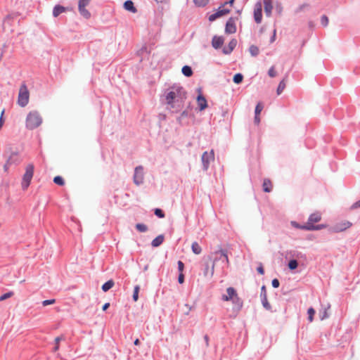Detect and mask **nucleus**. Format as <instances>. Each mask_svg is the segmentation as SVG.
I'll return each mask as SVG.
<instances>
[{"label":"nucleus","mask_w":360,"mask_h":360,"mask_svg":"<svg viewBox=\"0 0 360 360\" xmlns=\"http://www.w3.org/2000/svg\"><path fill=\"white\" fill-rule=\"evenodd\" d=\"M91 0H79L78 9L80 14L88 19L91 16L90 12L86 9V6H88Z\"/></svg>","instance_id":"obj_7"},{"label":"nucleus","mask_w":360,"mask_h":360,"mask_svg":"<svg viewBox=\"0 0 360 360\" xmlns=\"http://www.w3.org/2000/svg\"><path fill=\"white\" fill-rule=\"evenodd\" d=\"M268 75L270 77H275L277 75V72L275 70L274 66H272L268 72Z\"/></svg>","instance_id":"obj_44"},{"label":"nucleus","mask_w":360,"mask_h":360,"mask_svg":"<svg viewBox=\"0 0 360 360\" xmlns=\"http://www.w3.org/2000/svg\"><path fill=\"white\" fill-rule=\"evenodd\" d=\"M197 104L200 111L205 110L207 107V100L202 94H199L198 96Z\"/></svg>","instance_id":"obj_15"},{"label":"nucleus","mask_w":360,"mask_h":360,"mask_svg":"<svg viewBox=\"0 0 360 360\" xmlns=\"http://www.w3.org/2000/svg\"><path fill=\"white\" fill-rule=\"evenodd\" d=\"M205 340L207 342V341H208V338H207V336H205Z\"/></svg>","instance_id":"obj_61"},{"label":"nucleus","mask_w":360,"mask_h":360,"mask_svg":"<svg viewBox=\"0 0 360 360\" xmlns=\"http://www.w3.org/2000/svg\"><path fill=\"white\" fill-rule=\"evenodd\" d=\"M321 214L318 212H314L309 216L306 224L302 226L301 228H302V229L309 230V231L320 230L321 229L326 228V226L323 225V224L316 225V226L314 225V223L319 222V221H321Z\"/></svg>","instance_id":"obj_3"},{"label":"nucleus","mask_w":360,"mask_h":360,"mask_svg":"<svg viewBox=\"0 0 360 360\" xmlns=\"http://www.w3.org/2000/svg\"><path fill=\"white\" fill-rule=\"evenodd\" d=\"M249 51L252 56H257L259 52L258 47L255 45L250 46V47L249 49Z\"/></svg>","instance_id":"obj_30"},{"label":"nucleus","mask_w":360,"mask_h":360,"mask_svg":"<svg viewBox=\"0 0 360 360\" xmlns=\"http://www.w3.org/2000/svg\"><path fill=\"white\" fill-rule=\"evenodd\" d=\"M136 228L140 232H146L148 231L147 226L143 224H137Z\"/></svg>","instance_id":"obj_34"},{"label":"nucleus","mask_w":360,"mask_h":360,"mask_svg":"<svg viewBox=\"0 0 360 360\" xmlns=\"http://www.w3.org/2000/svg\"><path fill=\"white\" fill-rule=\"evenodd\" d=\"M233 304L235 305V307L237 310H240L243 307V301L237 295L233 300H231Z\"/></svg>","instance_id":"obj_24"},{"label":"nucleus","mask_w":360,"mask_h":360,"mask_svg":"<svg viewBox=\"0 0 360 360\" xmlns=\"http://www.w3.org/2000/svg\"><path fill=\"white\" fill-rule=\"evenodd\" d=\"M234 1H235V0H230V1H228V2H226L224 5L225 6V5H226V4H230V6H231L233 5V4Z\"/></svg>","instance_id":"obj_57"},{"label":"nucleus","mask_w":360,"mask_h":360,"mask_svg":"<svg viewBox=\"0 0 360 360\" xmlns=\"http://www.w3.org/2000/svg\"><path fill=\"white\" fill-rule=\"evenodd\" d=\"M264 106L262 103H258L255 107V115H259L261 112L262 111Z\"/></svg>","instance_id":"obj_40"},{"label":"nucleus","mask_w":360,"mask_h":360,"mask_svg":"<svg viewBox=\"0 0 360 360\" xmlns=\"http://www.w3.org/2000/svg\"><path fill=\"white\" fill-rule=\"evenodd\" d=\"M285 86H286L285 80V79H283V80H281L277 88L276 92H277L278 95H280L283 91V90L285 88Z\"/></svg>","instance_id":"obj_29"},{"label":"nucleus","mask_w":360,"mask_h":360,"mask_svg":"<svg viewBox=\"0 0 360 360\" xmlns=\"http://www.w3.org/2000/svg\"><path fill=\"white\" fill-rule=\"evenodd\" d=\"M328 314L327 313V310L325 309L324 311L323 312V315L321 316V319L323 320L326 318H328Z\"/></svg>","instance_id":"obj_54"},{"label":"nucleus","mask_w":360,"mask_h":360,"mask_svg":"<svg viewBox=\"0 0 360 360\" xmlns=\"http://www.w3.org/2000/svg\"><path fill=\"white\" fill-rule=\"evenodd\" d=\"M321 22L324 27H326L328 24V17L326 15H323L321 18Z\"/></svg>","instance_id":"obj_46"},{"label":"nucleus","mask_w":360,"mask_h":360,"mask_svg":"<svg viewBox=\"0 0 360 360\" xmlns=\"http://www.w3.org/2000/svg\"><path fill=\"white\" fill-rule=\"evenodd\" d=\"M13 295V292H6L2 295L0 296V302H2L8 298H10L11 297H12Z\"/></svg>","instance_id":"obj_43"},{"label":"nucleus","mask_w":360,"mask_h":360,"mask_svg":"<svg viewBox=\"0 0 360 360\" xmlns=\"http://www.w3.org/2000/svg\"><path fill=\"white\" fill-rule=\"evenodd\" d=\"M263 190L266 193H269L272 191V183L268 179H265L262 184Z\"/></svg>","instance_id":"obj_21"},{"label":"nucleus","mask_w":360,"mask_h":360,"mask_svg":"<svg viewBox=\"0 0 360 360\" xmlns=\"http://www.w3.org/2000/svg\"><path fill=\"white\" fill-rule=\"evenodd\" d=\"M184 269V264L181 261L178 262V269L180 273H182Z\"/></svg>","instance_id":"obj_47"},{"label":"nucleus","mask_w":360,"mask_h":360,"mask_svg":"<svg viewBox=\"0 0 360 360\" xmlns=\"http://www.w3.org/2000/svg\"><path fill=\"white\" fill-rule=\"evenodd\" d=\"M53 182L59 186H63L65 184L63 179L60 176H55L53 179Z\"/></svg>","instance_id":"obj_33"},{"label":"nucleus","mask_w":360,"mask_h":360,"mask_svg":"<svg viewBox=\"0 0 360 360\" xmlns=\"http://www.w3.org/2000/svg\"><path fill=\"white\" fill-rule=\"evenodd\" d=\"M154 213L159 218H164L165 216L163 211L159 208L155 209Z\"/></svg>","instance_id":"obj_41"},{"label":"nucleus","mask_w":360,"mask_h":360,"mask_svg":"<svg viewBox=\"0 0 360 360\" xmlns=\"http://www.w3.org/2000/svg\"><path fill=\"white\" fill-rule=\"evenodd\" d=\"M214 158V150H212L210 153L205 152L202 155V162L203 167L205 170L207 169L211 161H213Z\"/></svg>","instance_id":"obj_8"},{"label":"nucleus","mask_w":360,"mask_h":360,"mask_svg":"<svg viewBox=\"0 0 360 360\" xmlns=\"http://www.w3.org/2000/svg\"><path fill=\"white\" fill-rule=\"evenodd\" d=\"M225 32L227 34H233L236 32V26L233 18H230L226 22Z\"/></svg>","instance_id":"obj_13"},{"label":"nucleus","mask_w":360,"mask_h":360,"mask_svg":"<svg viewBox=\"0 0 360 360\" xmlns=\"http://www.w3.org/2000/svg\"><path fill=\"white\" fill-rule=\"evenodd\" d=\"M186 94L182 87H173L166 95L167 103L171 108H177L179 110L183 108Z\"/></svg>","instance_id":"obj_1"},{"label":"nucleus","mask_w":360,"mask_h":360,"mask_svg":"<svg viewBox=\"0 0 360 360\" xmlns=\"http://www.w3.org/2000/svg\"><path fill=\"white\" fill-rule=\"evenodd\" d=\"M224 44V39L221 37L214 36L212 41V45L214 49H219Z\"/></svg>","instance_id":"obj_16"},{"label":"nucleus","mask_w":360,"mask_h":360,"mask_svg":"<svg viewBox=\"0 0 360 360\" xmlns=\"http://www.w3.org/2000/svg\"><path fill=\"white\" fill-rule=\"evenodd\" d=\"M257 271L261 275L264 274V270L262 264H260V265L257 267Z\"/></svg>","instance_id":"obj_49"},{"label":"nucleus","mask_w":360,"mask_h":360,"mask_svg":"<svg viewBox=\"0 0 360 360\" xmlns=\"http://www.w3.org/2000/svg\"><path fill=\"white\" fill-rule=\"evenodd\" d=\"M34 167L33 164H29L25 167V172L22 176L21 186L23 191H26L30 185L34 175Z\"/></svg>","instance_id":"obj_4"},{"label":"nucleus","mask_w":360,"mask_h":360,"mask_svg":"<svg viewBox=\"0 0 360 360\" xmlns=\"http://www.w3.org/2000/svg\"><path fill=\"white\" fill-rule=\"evenodd\" d=\"M243 79V76L240 73H237L233 76V82L236 84H240Z\"/></svg>","instance_id":"obj_31"},{"label":"nucleus","mask_w":360,"mask_h":360,"mask_svg":"<svg viewBox=\"0 0 360 360\" xmlns=\"http://www.w3.org/2000/svg\"><path fill=\"white\" fill-rule=\"evenodd\" d=\"M236 44H237V41H236V40H235V39L231 40V41L229 42V49H230L229 51H228V52H227V51H224V53H230L231 51H232V50L235 48V46H236Z\"/></svg>","instance_id":"obj_42"},{"label":"nucleus","mask_w":360,"mask_h":360,"mask_svg":"<svg viewBox=\"0 0 360 360\" xmlns=\"http://www.w3.org/2000/svg\"><path fill=\"white\" fill-rule=\"evenodd\" d=\"M140 287L139 285H136L134 289L133 293V300L136 302L139 299V292Z\"/></svg>","instance_id":"obj_35"},{"label":"nucleus","mask_w":360,"mask_h":360,"mask_svg":"<svg viewBox=\"0 0 360 360\" xmlns=\"http://www.w3.org/2000/svg\"><path fill=\"white\" fill-rule=\"evenodd\" d=\"M262 6L260 2H257L255 4V9H254V18L257 23H260L262 22Z\"/></svg>","instance_id":"obj_11"},{"label":"nucleus","mask_w":360,"mask_h":360,"mask_svg":"<svg viewBox=\"0 0 360 360\" xmlns=\"http://www.w3.org/2000/svg\"><path fill=\"white\" fill-rule=\"evenodd\" d=\"M260 122V117H259V115H256L255 116V123L256 124H259V123Z\"/></svg>","instance_id":"obj_55"},{"label":"nucleus","mask_w":360,"mask_h":360,"mask_svg":"<svg viewBox=\"0 0 360 360\" xmlns=\"http://www.w3.org/2000/svg\"><path fill=\"white\" fill-rule=\"evenodd\" d=\"M229 12H230V9L225 8L224 5H222L217 9L216 13H214L209 16V20L212 22V21L215 20L216 19L228 14Z\"/></svg>","instance_id":"obj_9"},{"label":"nucleus","mask_w":360,"mask_h":360,"mask_svg":"<svg viewBox=\"0 0 360 360\" xmlns=\"http://www.w3.org/2000/svg\"><path fill=\"white\" fill-rule=\"evenodd\" d=\"M264 11L267 15H270L273 9V6L270 0H264Z\"/></svg>","instance_id":"obj_23"},{"label":"nucleus","mask_w":360,"mask_h":360,"mask_svg":"<svg viewBox=\"0 0 360 360\" xmlns=\"http://www.w3.org/2000/svg\"><path fill=\"white\" fill-rule=\"evenodd\" d=\"M43 122L42 117L40 113L37 110L30 111L25 120L26 128L32 130L39 127Z\"/></svg>","instance_id":"obj_2"},{"label":"nucleus","mask_w":360,"mask_h":360,"mask_svg":"<svg viewBox=\"0 0 360 360\" xmlns=\"http://www.w3.org/2000/svg\"><path fill=\"white\" fill-rule=\"evenodd\" d=\"M55 302H56V300L55 299L46 300H44L42 302V305L44 307H46L47 305L53 304Z\"/></svg>","instance_id":"obj_45"},{"label":"nucleus","mask_w":360,"mask_h":360,"mask_svg":"<svg viewBox=\"0 0 360 360\" xmlns=\"http://www.w3.org/2000/svg\"><path fill=\"white\" fill-rule=\"evenodd\" d=\"M113 285H114V281L112 280H109L102 285V290L104 292H107L110 288H112L113 287Z\"/></svg>","instance_id":"obj_27"},{"label":"nucleus","mask_w":360,"mask_h":360,"mask_svg":"<svg viewBox=\"0 0 360 360\" xmlns=\"http://www.w3.org/2000/svg\"><path fill=\"white\" fill-rule=\"evenodd\" d=\"M4 112V110H3V111H2V112H1V117H0V127H2V125H3L2 115H3Z\"/></svg>","instance_id":"obj_58"},{"label":"nucleus","mask_w":360,"mask_h":360,"mask_svg":"<svg viewBox=\"0 0 360 360\" xmlns=\"http://www.w3.org/2000/svg\"><path fill=\"white\" fill-rule=\"evenodd\" d=\"M292 224H293L295 227H297V228L302 229V228H301L302 226H300L299 225L296 224V223H295V222H292Z\"/></svg>","instance_id":"obj_60"},{"label":"nucleus","mask_w":360,"mask_h":360,"mask_svg":"<svg viewBox=\"0 0 360 360\" xmlns=\"http://www.w3.org/2000/svg\"><path fill=\"white\" fill-rule=\"evenodd\" d=\"M276 30H274V32H273V36L271 37V39H270V42L271 43H273L275 39H276Z\"/></svg>","instance_id":"obj_53"},{"label":"nucleus","mask_w":360,"mask_h":360,"mask_svg":"<svg viewBox=\"0 0 360 360\" xmlns=\"http://www.w3.org/2000/svg\"><path fill=\"white\" fill-rule=\"evenodd\" d=\"M143 181V168L142 166H139L135 168L134 175V182L136 185H140Z\"/></svg>","instance_id":"obj_10"},{"label":"nucleus","mask_w":360,"mask_h":360,"mask_svg":"<svg viewBox=\"0 0 360 360\" xmlns=\"http://www.w3.org/2000/svg\"><path fill=\"white\" fill-rule=\"evenodd\" d=\"M182 73L186 77H191L193 75L192 69L190 66L185 65L182 68Z\"/></svg>","instance_id":"obj_28"},{"label":"nucleus","mask_w":360,"mask_h":360,"mask_svg":"<svg viewBox=\"0 0 360 360\" xmlns=\"http://www.w3.org/2000/svg\"><path fill=\"white\" fill-rule=\"evenodd\" d=\"M30 98V94L27 86L22 84L19 89L18 104L21 107H25L27 105Z\"/></svg>","instance_id":"obj_5"},{"label":"nucleus","mask_w":360,"mask_h":360,"mask_svg":"<svg viewBox=\"0 0 360 360\" xmlns=\"http://www.w3.org/2000/svg\"><path fill=\"white\" fill-rule=\"evenodd\" d=\"M64 340L63 336H60V337H57L55 338L56 346L53 349L54 352H56L59 349V342L60 340Z\"/></svg>","instance_id":"obj_39"},{"label":"nucleus","mask_w":360,"mask_h":360,"mask_svg":"<svg viewBox=\"0 0 360 360\" xmlns=\"http://www.w3.org/2000/svg\"><path fill=\"white\" fill-rule=\"evenodd\" d=\"M124 8L125 10L129 11L133 13L137 12V9L134 7L133 1L128 0L124 3Z\"/></svg>","instance_id":"obj_18"},{"label":"nucleus","mask_w":360,"mask_h":360,"mask_svg":"<svg viewBox=\"0 0 360 360\" xmlns=\"http://www.w3.org/2000/svg\"><path fill=\"white\" fill-rule=\"evenodd\" d=\"M307 313H308V315H309V317H308L309 321L310 322H312L313 319H314V316L315 314V310L312 307H310L308 309Z\"/></svg>","instance_id":"obj_38"},{"label":"nucleus","mask_w":360,"mask_h":360,"mask_svg":"<svg viewBox=\"0 0 360 360\" xmlns=\"http://www.w3.org/2000/svg\"><path fill=\"white\" fill-rule=\"evenodd\" d=\"M16 155H17V154L13 153V154H12V155L8 158V160H7V161H6V165H4V169H5V170H7V169H8V167L12 164V163H13V162H14V160H13V156H16Z\"/></svg>","instance_id":"obj_32"},{"label":"nucleus","mask_w":360,"mask_h":360,"mask_svg":"<svg viewBox=\"0 0 360 360\" xmlns=\"http://www.w3.org/2000/svg\"><path fill=\"white\" fill-rule=\"evenodd\" d=\"M139 344H140L139 340V339H136L135 341H134V345H139Z\"/></svg>","instance_id":"obj_59"},{"label":"nucleus","mask_w":360,"mask_h":360,"mask_svg":"<svg viewBox=\"0 0 360 360\" xmlns=\"http://www.w3.org/2000/svg\"><path fill=\"white\" fill-rule=\"evenodd\" d=\"M15 15L14 14H8L5 16V18L3 20V24H8V25H12V22L14 20Z\"/></svg>","instance_id":"obj_26"},{"label":"nucleus","mask_w":360,"mask_h":360,"mask_svg":"<svg viewBox=\"0 0 360 360\" xmlns=\"http://www.w3.org/2000/svg\"><path fill=\"white\" fill-rule=\"evenodd\" d=\"M184 307L186 308V310H187V311L185 312V314H186V315H188V314H189V312L191 311V309H192V307H191V306H190V305H189V304H186L184 305Z\"/></svg>","instance_id":"obj_52"},{"label":"nucleus","mask_w":360,"mask_h":360,"mask_svg":"<svg viewBox=\"0 0 360 360\" xmlns=\"http://www.w3.org/2000/svg\"><path fill=\"white\" fill-rule=\"evenodd\" d=\"M226 295H222V300L226 302L233 300L238 295L236 290L232 287H229L226 289Z\"/></svg>","instance_id":"obj_14"},{"label":"nucleus","mask_w":360,"mask_h":360,"mask_svg":"<svg viewBox=\"0 0 360 360\" xmlns=\"http://www.w3.org/2000/svg\"><path fill=\"white\" fill-rule=\"evenodd\" d=\"M68 10L67 8L58 5L56 6L53 11V15L54 17H58L60 13L65 12Z\"/></svg>","instance_id":"obj_20"},{"label":"nucleus","mask_w":360,"mask_h":360,"mask_svg":"<svg viewBox=\"0 0 360 360\" xmlns=\"http://www.w3.org/2000/svg\"><path fill=\"white\" fill-rule=\"evenodd\" d=\"M260 297H261L262 303L263 307L266 309L270 310L271 307L267 300L266 290V287L264 285H263L261 288Z\"/></svg>","instance_id":"obj_12"},{"label":"nucleus","mask_w":360,"mask_h":360,"mask_svg":"<svg viewBox=\"0 0 360 360\" xmlns=\"http://www.w3.org/2000/svg\"><path fill=\"white\" fill-rule=\"evenodd\" d=\"M197 6L202 7L207 4L209 0H193Z\"/></svg>","instance_id":"obj_36"},{"label":"nucleus","mask_w":360,"mask_h":360,"mask_svg":"<svg viewBox=\"0 0 360 360\" xmlns=\"http://www.w3.org/2000/svg\"><path fill=\"white\" fill-rule=\"evenodd\" d=\"M178 281L181 284H182L184 282V275L183 273H180V274L179 275Z\"/></svg>","instance_id":"obj_50"},{"label":"nucleus","mask_w":360,"mask_h":360,"mask_svg":"<svg viewBox=\"0 0 360 360\" xmlns=\"http://www.w3.org/2000/svg\"><path fill=\"white\" fill-rule=\"evenodd\" d=\"M110 306V303H105L103 306V311H105Z\"/></svg>","instance_id":"obj_56"},{"label":"nucleus","mask_w":360,"mask_h":360,"mask_svg":"<svg viewBox=\"0 0 360 360\" xmlns=\"http://www.w3.org/2000/svg\"><path fill=\"white\" fill-rule=\"evenodd\" d=\"M214 254L215 255L220 254V257L219 259L223 258L224 261H225L226 263L227 264V266H229L230 262H229V257H228V255H227L226 250H219L217 252H215Z\"/></svg>","instance_id":"obj_19"},{"label":"nucleus","mask_w":360,"mask_h":360,"mask_svg":"<svg viewBox=\"0 0 360 360\" xmlns=\"http://www.w3.org/2000/svg\"><path fill=\"white\" fill-rule=\"evenodd\" d=\"M352 226V222L347 220H342L335 223L331 228L332 231L335 233L342 232L349 229Z\"/></svg>","instance_id":"obj_6"},{"label":"nucleus","mask_w":360,"mask_h":360,"mask_svg":"<svg viewBox=\"0 0 360 360\" xmlns=\"http://www.w3.org/2000/svg\"><path fill=\"white\" fill-rule=\"evenodd\" d=\"M280 285L279 281L277 278H274L272 281V286L275 288H278Z\"/></svg>","instance_id":"obj_48"},{"label":"nucleus","mask_w":360,"mask_h":360,"mask_svg":"<svg viewBox=\"0 0 360 360\" xmlns=\"http://www.w3.org/2000/svg\"><path fill=\"white\" fill-rule=\"evenodd\" d=\"M192 251L195 255H200L202 252L200 245L197 242H193L191 245Z\"/></svg>","instance_id":"obj_25"},{"label":"nucleus","mask_w":360,"mask_h":360,"mask_svg":"<svg viewBox=\"0 0 360 360\" xmlns=\"http://www.w3.org/2000/svg\"><path fill=\"white\" fill-rule=\"evenodd\" d=\"M298 266V262L295 259H292L288 263V267L291 270L295 269Z\"/></svg>","instance_id":"obj_37"},{"label":"nucleus","mask_w":360,"mask_h":360,"mask_svg":"<svg viewBox=\"0 0 360 360\" xmlns=\"http://www.w3.org/2000/svg\"><path fill=\"white\" fill-rule=\"evenodd\" d=\"M217 257H216L214 260V262L211 267L209 266L208 264H206L205 269L204 271V276H210L212 277L214 272V262L217 260Z\"/></svg>","instance_id":"obj_17"},{"label":"nucleus","mask_w":360,"mask_h":360,"mask_svg":"<svg viewBox=\"0 0 360 360\" xmlns=\"http://www.w3.org/2000/svg\"><path fill=\"white\" fill-rule=\"evenodd\" d=\"M165 237L163 235H159L155 238H154L152 242L151 245L153 247H158L160 246L164 241Z\"/></svg>","instance_id":"obj_22"},{"label":"nucleus","mask_w":360,"mask_h":360,"mask_svg":"<svg viewBox=\"0 0 360 360\" xmlns=\"http://www.w3.org/2000/svg\"><path fill=\"white\" fill-rule=\"evenodd\" d=\"M360 207V200L357 202H356L355 203H354L352 206H351V209L352 210H354V209H356V208H359Z\"/></svg>","instance_id":"obj_51"}]
</instances>
